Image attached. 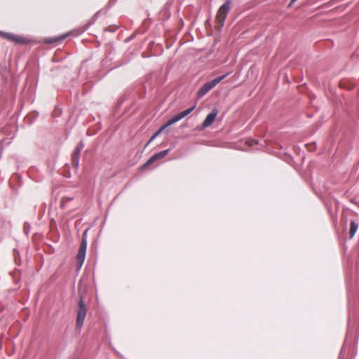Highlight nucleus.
<instances>
[{"label":"nucleus","mask_w":359,"mask_h":359,"mask_svg":"<svg viewBox=\"0 0 359 359\" xmlns=\"http://www.w3.org/2000/svg\"><path fill=\"white\" fill-rule=\"evenodd\" d=\"M229 74H230L229 72H227L226 74H224L222 76L216 77L215 79L205 83L204 85L205 86V88L209 89V91H210L217 84H218L220 81H222L224 79H225Z\"/></svg>","instance_id":"nucleus-8"},{"label":"nucleus","mask_w":359,"mask_h":359,"mask_svg":"<svg viewBox=\"0 0 359 359\" xmlns=\"http://www.w3.org/2000/svg\"><path fill=\"white\" fill-rule=\"evenodd\" d=\"M163 130H162L161 128H159L156 133H158L159 135Z\"/></svg>","instance_id":"nucleus-20"},{"label":"nucleus","mask_w":359,"mask_h":359,"mask_svg":"<svg viewBox=\"0 0 359 359\" xmlns=\"http://www.w3.org/2000/svg\"><path fill=\"white\" fill-rule=\"evenodd\" d=\"M209 92V89L205 88V86L203 84L197 93V96L199 98L203 97L206 93Z\"/></svg>","instance_id":"nucleus-11"},{"label":"nucleus","mask_w":359,"mask_h":359,"mask_svg":"<svg viewBox=\"0 0 359 359\" xmlns=\"http://www.w3.org/2000/svg\"><path fill=\"white\" fill-rule=\"evenodd\" d=\"M85 144L83 141L81 140L79 143L76 146L72 154V164L74 168H77L79 165L80 154Z\"/></svg>","instance_id":"nucleus-5"},{"label":"nucleus","mask_w":359,"mask_h":359,"mask_svg":"<svg viewBox=\"0 0 359 359\" xmlns=\"http://www.w3.org/2000/svg\"><path fill=\"white\" fill-rule=\"evenodd\" d=\"M312 173H313V171H312L311 165L309 164L307 170H306V174L309 175L311 177H312Z\"/></svg>","instance_id":"nucleus-15"},{"label":"nucleus","mask_w":359,"mask_h":359,"mask_svg":"<svg viewBox=\"0 0 359 359\" xmlns=\"http://www.w3.org/2000/svg\"><path fill=\"white\" fill-rule=\"evenodd\" d=\"M87 233L88 229L85 230V231L83 233L82 240L76 255L77 262L79 267L83 265L86 257L87 248Z\"/></svg>","instance_id":"nucleus-3"},{"label":"nucleus","mask_w":359,"mask_h":359,"mask_svg":"<svg viewBox=\"0 0 359 359\" xmlns=\"http://www.w3.org/2000/svg\"><path fill=\"white\" fill-rule=\"evenodd\" d=\"M297 0H291L288 6H291Z\"/></svg>","instance_id":"nucleus-19"},{"label":"nucleus","mask_w":359,"mask_h":359,"mask_svg":"<svg viewBox=\"0 0 359 359\" xmlns=\"http://www.w3.org/2000/svg\"><path fill=\"white\" fill-rule=\"evenodd\" d=\"M87 314V307L82 296L79 297L78 302V308L76 310V326L81 329L84 323V320Z\"/></svg>","instance_id":"nucleus-2"},{"label":"nucleus","mask_w":359,"mask_h":359,"mask_svg":"<svg viewBox=\"0 0 359 359\" xmlns=\"http://www.w3.org/2000/svg\"><path fill=\"white\" fill-rule=\"evenodd\" d=\"M0 36L5 39H7L15 44H27L29 40L22 36H19L10 32H0Z\"/></svg>","instance_id":"nucleus-4"},{"label":"nucleus","mask_w":359,"mask_h":359,"mask_svg":"<svg viewBox=\"0 0 359 359\" xmlns=\"http://www.w3.org/2000/svg\"><path fill=\"white\" fill-rule=\"evenodd\" d=\"M195 108H196V104H194V106L191 107L190 108L182 111L181 114H182L183 118H184L185 116H187V115L191 114Z\"/></svg>","instance_id":"nucleus-12"},{"label":"nucleus","mask_w":359,"mask_h":359,"mask_svg":"<svg viewBox=\"0 0 359 359\" xmlns=\"http://www.w3.org/2000/svg\"><path fill=\"white\" fill-rule=\"evenodd\" d=\"M218 114V111L217 109H213L210 113H209L203 122L201 124V129H205L209 127L210 125L213 123L215 121L217 115Z\"/></svg>","instance_id":"nucleus-6"},{"label":"nucleus","mask_w":359,"mask_h":359,"mask_svg":"<svg viewBox=\"0 0 359 359\" xmlns=\"http://www.w3.org/2000/svg\"><path fill=\"white\" fill-rule=\"evenodd\" d=\"M167 122H168V123L170 126H171V125H172V124H174V123H177V121L176 118H175V116H172L171 118H170Z\"/></svg>","instance_id":"nucleus-16"},{"label":"nucleus","mask_w":359,"mask_h":359,"mask_svg":"<svg viewBox=\"0 0 359 359\" xmlns=\"http://www.w3.org/2000/svg\"><path fill=\"white\" fill-rule=\"evenodd\" d=\"M168 126H170V125L168 123V122H166L165 124H163L160 128L162 130H164L166 128H168Z\"/></svg>","instance_id":"nucleus-18"},{"label":"nucleus","mask_w":359,"mask_h":359,"mask_svg":"<svg viewBox=\"0 0 359 359\" xmlns=\"http://www.w3.org/2000/svg\"><path fill=\"white\" fill-rule=\"evenodd\" d=\"M358 229V223L355 220H351L350 223L349 237L353 238Z\"/></svg>","instance_id":"nucleus-9"},{"label":"nucleus","mask_w":359,"mask_h":359,"mask_svg":"<svg viewBox=\"0 0 359 359\" xmlns=\"http://www.w3.org/2000/svg\"><path fill=\"white\" fill-rule=\"evenodd\" d=\"M31 226L28 222H25L23 225L24 233L27 236L30 231Z\"/></svg>","instance_id":"nucleus-13"},{"label":"nucleus","mask_w":359,"mask_h":359,"mask_svg":"<svg viewBox=\"0 0 359 359\" xmlns=\"http://www.w3.org/2000/svg\"><path fill=\"white\" fill-rule=\"evenodd\" d=\"M169 151L170 149H165L154 154L147 160V161L145 163L142 165V168H146L149 165L152 164L156 161L164 158L169 153Z\"/></svg>","instance_id":"nucleus-7"},{"label":"nucleus","mask_w":359,"mask_h":359,"mask_svg":"<svg viewBox=\"0 0 359 359\" xmlns=\"http://www.w3.org/2000/svg\"><path fill=\"white\" fill-rule=\"evenodd\" d=\"M163 130H162L161 128H159L156 133H158L159 135Z\"/></svg>","instance_id":"nucleus-21"},{"label":"nucleus","mask_w":359,"mask_h":359,"mask_svg":"<svg viewBox=\"0 0 359 359\" xmlns=\"http://www.w3.org/2000/svg\"><path fill=\"white\" fill-rule=\"evenodd\" d=\"M66 38V35H62L59 37H48L44 39V42L47 44H51L58 40H63Z\"/></svg>","instance_id":"nucleus-10"},{"label":"nucleus","mask_w":359,"mask_h":359,"mask_svg":"<svg viewBox=\"0 0 359 359\" xmlns=\"http://www.w3.org/2000/svg\"><path fill=\"white\" fill-rule=\"evenodd\" d=\"M158 136V133H155L149 140V141L145 144L144 147H147L151 142H153L157 137Z\"/></svg>","instance_id":"nucleus-14"},{"label":"nucleus","mask_w":359,"mask_h":359,"mask_svg":"<svg viewBox=\"0 0 359 359\" xmlns=\"http://www.w3.org/2000/svg\"><path fill=\"white\" fill-rule=\"evenodd\" d=\"M175 117L176 118L177 121H179L183 118V116H182V114H181V112L175 115Z\"/></svg>","instance_id":"nucleus-17"},{"label":"nucleus","mask_w":359,"mask_h":359,"mask_svg":"<svg viewBox=\"0 0 359 359\" xmlns=\"http://www.w3.org/2000/svg\"><path fill=\"white\" fill-rule=\"evenodd\" d=\"M231 5V0H226L223 4L219 7L217 15H216V23L217 28L220 30L224 24L225 20L226 18L227 14L230 11V7Z\"/></svg>","instance_id":"nucleus-1"}]
</instances>
